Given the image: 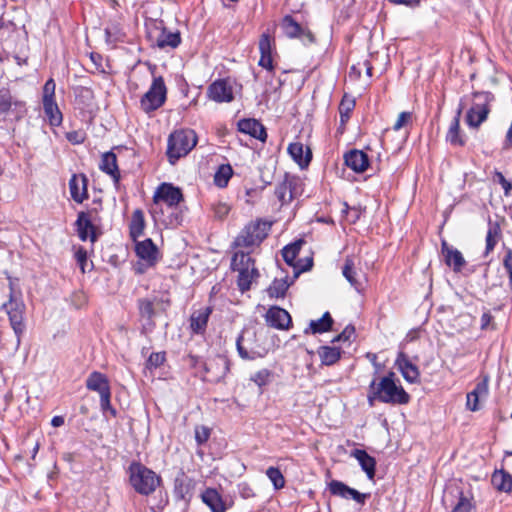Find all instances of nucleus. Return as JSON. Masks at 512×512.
Listing matches in <instances>:
<instances>
[{
    "label": "nucleus",
    "instance_id": "f257e3e1",
    "mask_svg": "<svg viewBox=\"0 0 512 512\" xmlns=\"http://www.w3.org/2000/svg\"><path fill=\"white\" fill-rule=\"evenodd\" d=\"M198 137L192 129H180L171 133L167 140L166 155L171 165L186 156L197 144Z\"/></svg>",
    "mask_w": 512,
    "mask_h": 512
},
{
    "label": "nucleus",
    "instance_id": "f03ea898",
    "mask_svg": "<svg viewBox=\"0 0 512 512\" xmlns=\"http://www.w3.org/2000/svg\"><path fill=\"white\" fill-rule=\"evenodd\" d=\"M128 472L131 486L141 495H150L161 482L160 476L140 462H132Z\"/></svg>",
    "mask_w": 512,
    "mask_h": 512
},
{
    "label": "nucleus",
    "instance_id": "7ed1b4c3",
    "mask_svg": "<svg viewBox=\"0 0 512 512\" xmlns=\"http://www.w3.org/2000/svg\"><path fill=\"white\" fill-rule=\"evenodd\" d=\"M396 381V374L393 371H389L378 383L376 382L380 402L393 405H405L409 403L410 395L400 384H397Z\"/></svg>",
    "mask_w": 512,
    "mask_h": 512
},
{
    "label": "nucleus",
    "instance_id": "20e7f679",
    "mask_svg": "<svg viewBox=\"0 0 512 512\" xmlns=\"http://www.w3.org/2000/svg\"><path fill=\"white\" fill-rule=\"evenodd\" d=\"M231 268L238 272L237 285L241 292L250 290L252 281L259 277L255 261L249 253L235 252L231 260Z\"/></svg>",
    "mask_w": 512,
    "mask_h": 512
},
{
    "label": "nucleus",
    "instance_id": "39448f33",
    "mask_svg": "<svg viewBox=\"0 0 512 512\" xmlns=\"http://www.w3.org/2000/svg\"><path fill=\"white\" fill-rule=\"evenodd\" d=\"M2 309H4L8 315L10 326L15 333L17 345H19L26 329L24 323L25 304L21 299L15 297L12 285H10L9 299L2 304Z\"/></svg>",
    "mask_w": 512,
    "mask_h": 512
},
{
    "label": "nucleus",
    "instance_id": "423d86ee",
    "mask_svg": "<svg viewBox=\"0 0 512 512\" xmlns=\"http://www.w3.org/2000/svg\"><path fill=\"white\" fill-rule=\"evenodd\" d=\"M473 98V104L466 114V123L471 128H478L490 113V103L494 100V95L488 91L474 92Z\"/></svg>",
    "mask_w": 512,
    "mask_h": 512
},
{
    "label": "nucleus",
    "instance_id": "0eeeda50",
    "mask_svg": "<svg viewBox=\"0 0 512 512\" xmlns=\"http://www.w3.org/2000/svg\"><path fill=\"white\" fill-rule=\"evenodd\" d=\"M166 95L167 88L163 77H154L150 88L141 97V109L148 114L159 109L165 103Z\"/></svg>",
    "mask_w": 512,
    "mask_h": 512
},
{
    "label": "nucleus",
    "instance_id": "6e6552de",
    "mask_svg": "<svg viewBox=\"0 0 512 512\" xmlns=\"http://www.w3.org/2000/svg\"><path fill=\"white\" fill-rule=\"evenodd\" d=\"M271 223L258 220L247 225L236 237L234 244L238 247L259 245L268 235Z\"/></svg>",
    "mask_w": 512,
    "mask_h": 512
},
{
    "label": "nucleus",
    "instance_id": "1a4fd4ad",
    "mask_svg": "<svg viewBox=\"0 0 512 512\" xmlns=\"http://www.w3.org/2000/svg\"><path fill=\"white\" fill-rule=\"evenodd\" d=\"M27 114L26 102L15 98L7 87H0V122L12 115L16 121Z\"/></svg>",
    "mask_w": 512,
    "mask_h": 512
},
{
    "label": "nucleus",
    "instance_id": "9d476101",
    "mask_svg": "<svg viewBox=\"0 0 512 512\" xmlns=\"http://www.w3.org/2000/svg\"><path fill=\"white\" fill-rule=\"evenodd\" d=\"M305 244V240L298 239L293 243L286 245L282 249V256L287 265L293 267L294 275L293 278L296 279L303 272L309 271L313 266V258L306 257L307 263L306 265H300L302 260H297L296 258L300 253L302 246Z\"/></svg>",
    "mask_w": 512,
    "mask_h": 512
},
{
    "label": "nucleus",
    "instance_id": "9b49d317",
    "mask_svg": "<svg viewBox=\"0 0 512 512\" xmlns=\"http://www.w3.org/2000/svg\"><path fill=\"white\" fill-rule=\"evenodd\" d=\"M205 380L210 383H219L230 370V361L226 356L216 355L204 363Z\"/></svg>",
    "mask_w": 512,
    "mask_h": 512
},
{
    "label": "nucleus",
    "instance_id": "f8f14e48",
    "mask_svg": "<svg viewBox=\"0 0 512 512\" xmlns=\"http://www.w3.org/2000/svg\"><path fill=\"white\" fill-rule=\"evenodd\" d=\"M153 200L155 203L162 201L168 208L176 209L179 203L184 200V196L179 187L164 182L158 186L154 193Z\"/></svg>",
    "mask_w": 512,
    "mask_h": 512
},
{
    "label": "nucleus",
    "instance_id": "ddd939ff",
    "mask_svg": "<svg viewBox=\"0 0 512 512\" xmlns=\"http://www.w3.org/2000/svg\"><path fill=\"white\" fill-rule=\"evenodd\" d=\"M97 222L88 218L84 211H81L77 215L75 222L77 235L82 241L90 240L95 243L98 240L101 232H99Z\"/></svg>",
    "mask_w": 512,
    "mask_h": 512
},
{
    "label": "nucleus",
    "instance_id": "4468645a",
    "mask_svg": "<svg viewBox=\"0 0 512 512\" xmlns=\"http://www.w3.org/2000/svg\"><path fill=\"white\" fill-rule=\"evenodd\" d=\"M328 489L333 496H337L346 500L352 499L361 505H363L366 499L370 496V494L361 493L339 480L330 481L328 484Z\"/></svg>",
    "mask_w": 512,
    "mask_h": 512
},
{
    "label": "nucleus",
    "instance_id": "2eb2a0df",
    "mask_svg": "<svg viewBox=\"0 0 512 512\" xmlns=\"http://www.w3.org/2000/svg\"><path fill=\"white\" fill-rule=\"evenodd\" d=\"M255 340V333L249 336V332L244 330L236 339V348L239 356L243 360H255L256 358L264 357L266 352H259L253 346Z\"/></svg>",
    "mask_w": 512,
    "mask_h": 512
},
{
    "label": "nucleus",
    "instance_id": "dca6fc26",
    "mask_svg": "<svg viewBox=\"0 0 512 512\" xmlns=\"http://www.w3.org/2000/svg\"><path fill=\"white\" fill-rule=\"evenodd\" d=\"M207 95L217 103H229L234 99L232 86L225 79L212 82L207 89Z\"/></svg>",
    "mask_w": 512,
    "mask_h": 512
},
{
    "label": "nucleus",
    "instance_id": "f3484780",
    "mask_svg": "<svg viewBox=\"0 0 512 512\" xmlns=\"http://www.w3.org/2000/svg\"><path fill=\"white\" fill-rule=\"evenodd\" d=\"M135 242L136 255L146 262L149 267L154 266L159 260V250L152 239L147 238L143 241Z\"/></svg>",
    "mask_w": 512,
    "mask_h": 512
},
{
    "label": "nucleus",
    "instance_id": "a211bd4d",
    "mask_svg": "<svg viewBox=\"0 0 512 512\" xmlns=\"http://www.w3.org/2000/svg\"><path fill=\"white\" fill-rule=\"evenodd\" d=\"M137 306L139 315L144 320L141 332L143 334L151 333L156 326L153 320L156 315L154 302L148 298H140L137 301Z\"/></svg>",
    "mask_w": 512,
    "mask_h": 512
},
{
    "label": "nucleus",
    "instance_id": "6ab92c4d",
    "mask_svg": "<svg viewBox=\"0 0 512 512\" xmlns=\"http://www.w3.org/2000/svg\"><path fill=\"white\" fill-rule=\"evenodd\" d=\"M265 319L267 324L270 327L279 329V330H287L289 329L292 319L290 314L283 308L278 306L271 307L266 315Z\"/></svg>",
    "mask_w": 512,
    "mask_h": 512
},
{
    "label": "nucleus",
    "instance_id": "aec40b11",
    "mask_svg": "<svg viewBox=\"0 0 512 512\" xmlns=\"http://www.w3.org/2000/svg\"><path fill=\"white\" fill-rule=\"evenodd\" d=\"M395 365L401 372L403 378L409 383L419 382L420 372L418 367L413 364L404 352H399L395 361Z\"/></svg>",
    "mask_w": 512,
    "mask_h": 512
},
{
    "label": "nucleus",
    "instance_id": "412c9836",
    "mask_svg": "<svg viewBox=\"0 0 512 512\" xmlns=\"http://www.w3.org/2000/svg\"><path fill=\"white\" fill-rule=\"evenodd\" d=\"M441 252L447 266L452 268L456 273L462 272L466 265V261L463 254L458 249L449 246L446 241H443L441 245Z\"/></svg>",
    "mask_w": 512,
    "mask_h": 512
},
{
    "label": "nucleus",
    "instance_id": "4be33fe9",
    "mask_svg": "<svg viewBox=\"0 0 512 512\" xmlns=\"http://www.w3.org/2000/svg\"><path fill=\"white\" fill-rule=\"evenodd\" d=\"M88 178L85 174H73L69 180L71 198L77 203H83L88 198Z\"/></svg>",
    "mask_w": 512,
    "mask_h": 512
},
{
    "label": "nucleus",
    "instance_id": "5701e85b",
    "mask_svg": "<svg viewBox=\"0 0 512 512\" xmlns=\"http://www.w3.org/2000/svg\"><path fill=\"white\" fill-rule=\"evenodd\" d=\"M213 311L211 306L194 310L190 316V329L193 334L203 335L206 332L209 317Z\"/></svg>",
    "mask_w": 512,
    "mask_h": 512
},
{
    "label": "nucleus",
    "instance_id": "b1692460",
    "mask_svg": "<svg viewBox=\"0 0 512 512\" xmlns=\"http://www.w3.org/2000/svg\"><path fill=\"white\" fill-rule=\"evenodd\" d=\"M297 182L298 179L296 177L286 173L283 181L277 185L275 195L282 205L291 202L294 198Z\"/></svg>",
    "mask_w": 512,
    "mask_h": 512
},
{
    "label": "nucleus",
    "instance_id": "393cba45",
    "mask_svg": "<svg viewBox=\"0 0 512 512\" xmlns=\"http://www.w3.org/2000/svg\"><path fill=\"white\" fill-rule=\"evenodd\" d=\"M344 162L347 167L356 173L364 172L369 166V157L362 151L352 149L344 155Z\"/></svg>",
    "mask_w": 512,
    "mask_h": 512
},
{
    "label": "nucleus",
    "instance_id": "a878e982",
    "mask_svg": "<svg viewBox=\"0 0 512 512\" xmlns=\"http://www.w3.org/2000/svg\"><path fill=\"white\" fill-rule=\"evenodd\" d=\"M237 126L240 132L248 134L261 142H265L267 139L265 127L256 119H241Z\"/></svg>",
    "mask_w": 512,
    "mask_h": 512
},
{
    "label": "nucleus",
    "instance_id": "bb28decb",
    "mask_svg": "<svg viewBox=\"0 0 512 512\" xmlns=\"http://www.w3.org/2000/svg\"><path fill=\"white\" fill-rule=\"evenodd\" d=\"M99 168L102 172L111 176L115 187L118 188L121 175H120V171H119L118 164H117L116 154L113 153L112 151L104 153L102 155Z\"/></svg>",
    "mask_w": 512,
    "mask_h": 512
},
{
    "label": "nucleus",
    "instance_id": "cd10ccee",
    "mask_svg": "<svg viewBox=\"0 0 512 512\" xmlns=\"http://www.w3.org/2000/svg\"><path fill=\"white\" fill-rule=\"evenodd\" d=\"M351 456L359 462L361 469L366 473L368 479L373 480L376 472L375 458L362 449H354L351 452Z\"/></svg>",
    "mask_w": 512,
    "mask_h": 512
},
{
    "label": "nucleus",
    "instance_id": "c85d7f7f",
    "mask_svg": "<svg viewBox=\"0 0 512 512\" xmlns=\"http://www.w3.org/2000/svg\"><path fill=\"white\" fill-rule=\"evenodd\" d=\"M181 43V34L179 31H170L166 27H162L156 38V46L160 49L177 48Z\"/></svg>",
    "mask_w": 512,
    "mask_h": 512
},
{
    "label": "nucleus",
    "instance_id": "c756f323",
    "mask_svg": "<svg viewBox=\"0 0 512 512\" xmlns=\"http://www.w3.org/2000/svg\"><path fill=\"white\" fill-rule=\"evenodd\" d=\"M334 319L331 314L327 311L320 319L311 320L308 327L305 328L304 333L308 334H322L332 330Z\"/></svg>",
    "mask_w": 512,
    "mask_h": 512
},
{
    "label": "nucleus",
    "instance_id": "7c9ffc66",
    "mask_svg": "<svg viewBox=\"0 0 512 512\" xmlns=\"http://www.w3.org/2000/svg\"><path fill=\"white\" fill-rule=\"evenodd\" d=\"M288 153L291 158L299 165L300 168H306L312 159V152L310 148H306L304 155V146L300 142L291 143L288 146Z\"/></svg>",
    "mask_w": 512,
    "mask_h": 512
},
{
    "label": "nucleus",
    "instance_id": "2f4dec72",
    "mask_svg": "<svg viewBox=\"0 0 512 512\" xmlns=\"http://www.w3.org/2000/svg\"><path fill=\"white\" fill-rule=\"evenodd\" d=\"M488 394V377L478 382L475 388L467 394L466 406L470 411L479 410V399Z\"/></svg>",
    "mask_w": 512,
    "mask_h": 512
},
{
    "label": "nucleus",
    "instance_id": "473e14b6",
    "mask_svg": "<svg viewBox=\"0 0 512 512\" xmlns=\"http://www.w3.org/2000/svg\"><path fill=\"white\" fill-rule=\"evenodd\" d=\"M463 109L464 106L460 103L446 135V140L453 146H463L465 144V141L460 136V117Z\"/></svg>",
    "mask_w": 512,
    "mask_h": 512
},
{
    "label": "nucleus",
    "instance_id": "72a5a7b5",
    "mask_svg": "<svg viewBox=\"0 0 512 512\" xmlns=\"http://www.w3.org/2000/svg\"><path fill=\"white\" fill-rule=\"evenodd\" d=\"M201 499L212 512H225L227 509L221 495L214 488H207L201 494Z\"/></svg>",
    "mask_w": 512,
    "mask_h": 512
},
{
    "label": "nucleus",
    "instance_id": "f704fd0d",
    "mask_svg": "<svg viewBox=\"0 0 512 512\" xmlns=\"http://www.w3.org/2000/svg\"><path fill=\"white\" fill-rule=\"evenodd\" d=\"M88 390L98 392L99 395L111 390L108 378L101 372L94 371L86 379Z\"/></svg>",
    "mask_w": 512,
    "mask_h": 512
},
{
    "label": "nucleus",
    "instance_id": "c9c22d12",
    "mask_svg": "<svg viewBox=\"0 0 512 512\" xmlns=\"http://www.w3.org/2000/svg\"><path fill=\"white\" fill-rule=\"evenodd\" d=\"M457 502L451 512H473L475 510L474 497L471 491L455 489Z\"/></svg>",
    "mask_w": 512,
    "mask_h": 512
},
{
    "label": "nucleus",
    "instance_id": "e433bc0d",
    "mask_svg": "<svg viewBox=\"0 0 512 512\" xmlns=\"http://www.w3.org/2000/svg\"><path fill=\"white\" fill-rule=\"evenodd\" d=\"M146 223L144 212L141 209H135L132 213L129 223V235L133 241H136L144 233Z\"/></svg>",
    "mask_w": 512,
    "mask_h": 512
},
{
    "label": "nucleus",
    "instance_id": "4c0bfd02",
    "mask_svg": "<svg viewBox=\"0 0 512 512\" xmlns=\"http://www.w3.org/2000/svg\"><path fill=\"white\" fill-rule=\"evenodd\" d=\"M501 237V227L498 222H493L490 218L488 221V230L486 234V246L484 256H488L495 248Z\"/></svg>",
    "mask_w": 512,
    "mask_h": 512
},
{
    "label": "nucleus",
    "instance_id": "58836bf2",
    "mask_svg": "<svg viewBox=\"0 0 512 512\" xmlns=\"http://www.w3.org/2000/svg\"><path fill=\"white\" fill-rule=\"evenodd\" d=\"M491 482L493 486L501 492H512V475L505 470H496L492 474Z\"/></svg>",
    "mask_w": 512,
    "mask_h": 512
},
{
    "label": "nucleus",
    "instance_id": "ea45409f",
    "mask_svg": "<svg viewBox=\"0 0 512 512\" xmlns=\"http://www.w3.org/2000/svg\"><path fill=\"white\" fill-rule=\"evenodd\" d=\"M317 353L322 365L331 366L339 361L342 350L338 347L320 346Z\"/></svg>",
    "mask_w": 512,
    "mask_h": 512
},
{
    "label": "nucleus",
    "instance_id": "a19ab883",
    "mask_svg": "<svg viewBox=\"0 0 512 512\" xmlns=\"http://www.w3.org/2000/svg\"><path fill=\"white\" fill-rule=\"evenodd\" d=\"M294 278L290 282H288L287 277L281 279H274V281L267 288V293L271 298H283L286 294V291L294 282Z\"/></svg>",
    "mask_w": 512,
    "mask_h": 512
},
{
    "label": "nucleus",
    "instance_id": "79ce46f5",
    "mask_svg": "<svg viewBox=\"0 0 512 512\" xmlns=\"http://www.w3.org/2000/svg\"><path fill=\"white\" fill-rule=\"evenodd\" d=\"M43 110L51 126H60L63 120L62 113L56 101L44 102Z\"/></svg>",
    "mask_w": 512,
    "mask_h": 512
},
{
    "label": "nucleus",
    "instance_id": "37998d69",
    "mask_svg": "<svg viewBox=\"0 0 512 512\" xmlns=\"http://www.w3.org/2000/svg\"><path fill=\"white\" fill-rule=\"evenodd\" d=\"M342 274L345 279L353 286L357 291L361 289V283L357 280V271L355 269L354 260L351 257L345 259L344 266L342 268Z\"/></svg>",
    "mask_w": 512,
    "mask_h": 512
},
{
    "label": "nucleus",
    "instance_id": "c03bdc74",
    "mask_svg": "<svg viewBox=\"0 0 512 512\" xmlns=\"http://www.w3.org/2000/svg\"><path fill=\"white\" fill-rule=\"evenodd\" d=\"M281 27L284 34L289 38H299L303 28L291 15L284 16Z\"/></svg>",
    "mask_w": 512,
    "mask_h": 512
},
{
    "label": "nucleus",
    "instance_id": "a18cd8bd",
    "mask_svg": "<svg viewBox=\"0 0 512 512\" xmlns=\"http://www.w3.org/2000/svg\"><path fill=\"white\" fill-rule=\"evenodd\" d=\"M233 175V169L230 164H222L218 167L214 175V183L219 188H225Z\"/></svg>",
    "mask_w": 512,
    "mask_h": 512
},
{
    "label": "nucleus",
    "instance_id": "49530a36",
    "mask_svg": "<svg viewBox=\"0 0 512 512\" xmlns=\"http://www.w3.org/2000/svg\"><path fill=\"white\" fill-rule=\"evenodd\" d=\"M355 107V100L352 97L344 95L340 105H339V113L341 118V123H346L350 118V113L353 111Z\"/></svg>",
    "mask_w": 512,
    "mask_h": 512
},
{
    "label": "nucleus",
    "instance_id": "de8ad7c7",
    "mask_svg": "<svg viewBox=\"0 0 512 512\" xmlns=\"http://www.w3.org/2000/svg\"><path fill=\"white\" fill-rule=\"evenodd\" d=\"M273 373L269 369H261L251 375L250 380L259 388L268 385L272 381Z\"/></svg>",
    "mask_w": 512,
    "mask_h": 512
},
{
    "label": "nucleus",
    "instance_id": "09e8293b",
    "mask_svg": "<svg viewBox=\"0 0 512 512\" xmlns=\"http://www.w3.org/2000/svg\"><path fill=\"white\" fill-rule=\"evenodd\" d=\"M266 475L269 480L273 483L275 489H281L285 485V479L279 468L269 467L266 470Z\"/></svg>",
    "mask_w": 512,
    "mask_h": 512
},
{
    "label": "nucleus",
    "instance_id": "8fccbe9b",
    "mask_svg": "<svg viewBox=\"0 0 512 512\" xmlns=\"http://www.w3.org/2000/svg\"><path fill=\"white\" fill-rule=\"evenodd\" d=\"M110 399L111 390L100 394V407L104 415L106 413H109L112 417H116L117 411L115 408L112 407Z\"/></svg>",
    "mask_w": 512,
    "mask_h": 512
},
{
    "label": "nucleus",
    "instance_id": "3c124183",
    "mask_svg": "<svg viewBox=\"0 0 512 512\" xmlns=\"http://www.w3.org/2000/svg\"><path fill=\"white\" fill-rule=\"evenodd\" d=\"M56 83L53 78H49L43 86L42 103L55 101Z\"/></svg>",
    "mask_w": 512,
    "mask_h": 512
},
{
    "label": "nucleus",
    "instance_id": "603ef678",
    "mask_svg": "<svg viewBox=\"0 0 512 512\" xmlns=\"http://www.w3.org/2000/svg\"><path fill=\"white\" fill-rule=\"evenodd\" d=\"M211 435V429L205 425L195 427V440L199 446L205 444Z\"/></svg>",
    "mask_w": 512,
    "mask_h": 512
},
{
    "label": "nucleus",
    "instance_id": "864d4df0",
    "mask_svg": "<svg viewBox=\"0 0 512 512\" xmlns=\"http://www.w3.org/2000/svg\"><path fill=\"white\" fill-rule=\"evenodd\" d=\"M166 360V353L162 352H153L149 356L146 366L148 369H156L160 367Z\"/></svg>",
    "mask_w": 512,
    "mask_h": 512
},
{
    "label": "nucleus",
    "instance_id": "5fc2aeb1",
    "mask_svg": "<svg viewBox=\"0 0 512 512\" xmlns=\"http://www.w3.org/2000/svg\"><path fill=\"white\" fill-rule=\"evenodd\" d=\"M261 55H272V38L268 33H263L259 39Z\"/></svg>",
    "mask_w": 512,
    "mask_h": 512
},
{
    "label": "nucleus",
    "instance_id": "6e6d98bb",
    "mask_svg": "<svg viewBox=\"0 0 512 512\" xmlns=\"http://www.w3.org/2000/svg\"><path fill=\"white\" fill-rule=\"evenodd\" d=\"M93 204L96 206L84 211V214H86L88 218L100 223L101 218L99 216V212L102 210V201L101 199H96L93 201Z\"/></svg>",
    "mask_w": 512,
    "mask_h": 512
},
{
    "label": "nucleus",
    "instance_id": "4d7b16f0",
    "mask_svg": "<svg viewBox=\"0 0 512 512\" xmlns=\"http://www.w3.org/2000/svg\"><path fill=\"white\" fill-rule=\"evenodd\" d=\"M412 120V114L411 112H401L396 120V122L393 125V130L399 131L404 126H406L408 123H410Z\"/></svg>",
    "mask_w": 512,
    "mask_h": 512
},
{
    "label": "nucleus",
    "instance_id": "13d9d810",
    "mask_svg": "<svg viewBox=\"0 0 512 512\" xmlns=\"http://www.w3.org/2000/svg\"><path fill=\"white\" fill-rule=\"evenodd\" d=\"M355 334V327L351 324L347 325L344 330L338 334L333 340L332 342H340V341H343V342H346V341H349L351 339V337Z\"/></svg>",
    "mask_w": 512,
    "mask_h": 512
},
{
    "label": "nucleus",
    "instance_id": "bf43d9fd",
    "mask_svg": "<svg viewBox=\"0 0 512 512\" xmlns=\"http://www.w3.org/2000/svg\"><path fill=\"white\" fill-rule=\"evenodd\" d=\"M230 211V207L228 204L223 202H218L213 205L214 216L218 219H224Z\"/></svg>",
    "mask_w": 512,
    "mask_h": 512
},
{
    "label": "nucleus",
    "instance_id": "052dcab7",
    "mask_svg": "<svg viewBox=\"0 0 512 512\" xmlns=\"http://www.w3.org/2000/svg\"><path fill=\"white\" fill-rule=\"evenodd\" d=\"M367 400L370 407L374 406L376 400L380 402V396L377 394L376 389V378H374L369 384Z\"/></svg>",
    "mask_w": 512,
    "mask_h": 512
},
{
    "label": "nucleus",
    "instance_id": "680f3d73",
    "mask_svg": "<svg viewBox=\"0 0 512 512\" xmlns=\"http://www.w3.org/2000/svg\"><path fill=\"white\" fill-rule=\"evenodd\" d=\"M494 180L497 181L503 188L504 194L507 196L509 195L511 189H512V183L508 181L505 176L499 172L496 171L494 174Z\"/></svg>",
    "mask_w": 512,
    "mask_h": 512
},
{
    "label": "nucleus",
    "instance_id": "e2e57ef3",
    "mask_svg": "<svg viewBox=\"0 0 512 512\" xmlns=\"http://www.w3.org/2000/svg\"><path fill=\"white\" fill-rule=\"evenodd\" d=\"M503 265L509 275L510 284H512V249H508L503 259Z\"/></svg>",
    "mask_w": 512,
    "mask_h": 512
},
{
    "label": "nucleus",
    "instance_id": "0e129e2a",
    "mask_svg": "<svg viewBox=\"0 0 512 512\" xmlns=\"http://www.w3.org/2000/svg\"><path fill=\"white\" fill-rule=\"evenodd\" d=\"M239 494L244 499H249L255 496L253 489L247 483H241L238 485Z\"/></svg>",
    "mask_w": 512,
    "mask_h": 512
},
{
    "label": "nucleus",
    "instance_id": "69168bd1",
    "mask_svg": "<svg viewBox=\"0 0 512 512\" xmlns=\"http://www.w3.org/2000/svg\"><path fill=\"white\" fill-rule=\"evenodd\" d=\"M258 65L272 71L274 69L272 55H261Z\"/></svg>",
    "mask_w": 512,
    "mask_h": 512
},
{
    "label": "nucleus",
    "instance_id": "338daca9",
    "mask_svg": "<svg viewBox=\"0 0 512 512\" xmlns=\"http://www.w3.org/2000/svg\"><path fill=\"white\" fill-rule=\"evenodd\" d=\"M75 256H76L77 262H78V263L80 264V266H81V269L84 271V265H85V264H86V262H87V252H86L84 249L80 248V249L76 252Z\"/></svg>",
    "mask_w": 512,
    "mask_h": 512
},
{
    "label": "nucleus",
    "instance_id": "774afa93",
    "mask_svg": "<svg viewBox=\"0 0 512 512\" xmlns=\"http://www.w3.org/2000/svg\"><path fill=\"white\" fill-rule=\"evenodd\" d=\"M299 39L308 43H313L315 41L314 34L309 29L305 28H302L301 36H299Z\"/></svg>",
    "mask_w": 512,
    "mask_h": 512
}]
</instances>
